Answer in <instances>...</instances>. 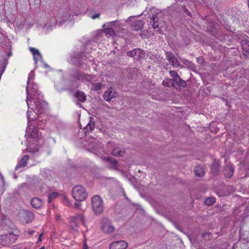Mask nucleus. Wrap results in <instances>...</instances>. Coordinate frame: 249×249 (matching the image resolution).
<instances>
[{
	"label": "nucleus",
	"mask_w": 249,
	"mask_h": 249,
	"mask_svg": "<svg viewBox=\"0 0 249 249\" xmlns=\"http://www.w3.org/2000/svg\"><path fill=\"white\" fill-rule=\"evenodd\" d=\"M100 15L101 13L99 12H95L93 10L89 11V16L93 19L99 18Z\"/></svg>",
	"instance_id": "obj_27"
},
{
	"label": "nucleus",
	"mask_w": 249,
	"mask_h": 249,
	"mask_svg": "<svg viewBox=\"0 0 249 249\" xmlns=\"http://www.w3.org/2000/svg\"><path fill=\"white\" fill-rule=\"evenodd\" d=\"M219 166L220 164L218 161L214 160L211 167L212 173L213 175H217L219 171Z\"/></svg>",
	"instance_id": "obj_22"
},
{
	"label": "nucleus",
	"mask_w": 249,
	"mask_h": 249,
	"mask_svg": "<svg viewBox=\"0 0 249 249\" xmlns=\"http://www.w3.org/2000/svg\"><path fill=\"white\" fill-rule=\"evenodd\" d=\"M102 88V85L100 83H93L91 90L98 91Z\"/></svg>",
	"instance_id": "obj_33"
},
{
	"label": "nucleus",
	"mask_w": 249,
	"mask_h": 249,
	"mask_svg": "<svg viewBox=\"0 0 249 249\" xmlns=\"http://www.w3.org/2000/svg\"><path fill=\"white\" fill-rule=\"evenodd\" d=\"M79 221H81L84 225H85V218L82 214H79L75 217L71 218L70 224L71 230L74 232L77 231V228L79 226Z\"/></svg>",
	"instance_id": "obj_5"
},
{
	"label": "nucleus",
	"mask_w": 249,
	"mask_h": 249,
	"mask_svg": "<svg viewBox=\"0 0 249 249\" xmlns=\"http://www.w3.org/2000/svg\"><path fill=\"white\" fill-rule=\"evenodd\" d=\"M122 29L121 23L118 21L110 22V36H117Z\"/></svg>",
	"instance_id": "obj_7"
},
{
	"label": "nucleus",
	"mask_w": 249,
	"mask_h": 249,
	"mask_svg": "<svg viewBox=\"0 0 249 249\" xmlns=\"http://www.w3.org/2000/svg\"><path fill=\"white\" fill-rule=\"evenodd\" d=\"M234 172V168L232 165H227L224 167L223 174L226 178H231Z\"/></svg>",
	"instance_id": "obj_17"
},
{
	"label": "nucleus",
	"mask_w": 249,
	"mask_h": 249,
	"mask_svg": "<svg viewBox=\"0 0 249 249\" xmlns=\"http://www.w3.org/2000/svg\"><path fill=\"white\" fill-rule=\"evenodd\" d=\"M73 198L77 201H83L88 196V193L85 188L82 185L75 186L71 191Z\"/></svg>",
	"instance_id": "obj_2"
},
{
	"label": "nucleus",
	"mask_w": 249,
	"mask_h": 249,
	"mask_svg": "<svg viewBox=\"0 0 249 249\" xmlns=\"http://www.w3.org/2000/svg\"><path fill=\"white\" fill-rule=\"evenodd\" d=\"M81 206V204L79 202H76L74 203V207L75 208L80 209Z\"/></svg>",
	"instance_id": "obj_44"
},
{
	"label": "nucleus",
	"mask_w": 249,
	"mask_h": 249,
	"mask_svg": "<svg viewBox=\"0 0 249 249\" xmlns=\"http://www.w3.org/2000/svg\"><path fill=\"white\" fill-rule=\"evenodd\" d=\"M169 73L170 75L173 77V79H172V80H175L176 78L179 76L178 74L175 71L171 70L169 71Z\"/></svg>",
	"instance_id": "obj_34"
},
{
	"label": "nucleus",
	"mask_w": 249,
	"mask_h": 249,
	"mask_svg": "<svg viewBox=\"0 0 249 249\" xmlns=\"http://www.w3.org/2000/svg\"><path fill=\"white\" fill-rule=\"evenodd\" d=\"M110 102L112 101L113 102L114 101L112 100L113 98H115L116 97L118 96L117 93L115 91V90L112 88L110 87Z\"/></svg>",
	"instance_id": "obj_30"
},
{
	"label": "nucleus",
	"mask_w": 249,
	"mask_h": 249,
	"mask_svg": "<svg viewBox=\"0 0 249 249\" xmlns=\"http://www.w3.org/2000/svg\"><path fill=\"white\" fill-rule=\"evenodd\" d=\"M105 26H106V24H105L103 25V27H105Z\"/></svg>",
	"instance_id": "obj_59"
},
{
	"label": "nucleus",
	"mask_w": 249,
	"mask_h": 249,
	"mask_svg": "<svg viewBox=\"0 0 249 249\" xmlns=\"http://www.w3.org/2000/svg\"><path fill=\"white\" fill-rule=\"evenodd\" d=\"M194 172L196 176L199 177H203L205 173L204 169L200 165H196L195 166Z\"/></svg>",
	"instance_id": "obj_21"
},
{
	"label": "nucleus",
	"mask_w": 249,
	"mask_h": 249,
	"mask_svg": "<svg viewBox=\"0 0 249 249\" xmlns=\"http://www.w3.org/2000/svg\"><path fill=\"white\" fill-rule=\"evenodd\" d=\"M57 24H58V25H59V26H60V25H61V24L60 23V22H57Z\"/></svg>",
	"instance_id": "obj_55"
},
{
	"label": "nucleus",
	"mask_w": 249,
	"mask_h": 249,
	"mask_svg": "<svg viewBox=\"0 0 249 249\" xmlns=\"http://www.w3.org/2000/svg\"><path fill=\"white\" fill-rule=\"evenodd\" d=\"M72 77L82 82H88L91 83L95 76L93 74H87L84 72L75 71L72 75Z\"/></svg>",
	"instance_id": "obj_4"
},
{
	"label": "nucleus",
	"mask_w": 249,
	"mask_h": 249,
	"mask_svg": "<svg viewBox=\"0 0 249 249\" xmlns=\"http://www.w3.org/2000/svg\"><path fill=\"white\" fill-rule=\"evenodd\" d=\"M29 112H30V110H29V109H28V110L27 111V113H28V120L29 122L31 121L30 115L29 114Z\"/></svg>",
	"instance_id": "obj_52"
},
{
	"label": "nucleus",
	"mask_w": 249,
	"mask_h": 249,
	"mask_svg": "<svg viewBox=\"0 0 249 249\" xmlns=\"http://www.w3.org/2000/svg\"><path fill=\"white\" fill-rule=\"evenodd\" d=\"M35 232V231L32 230H29L28 231V233L30 235H32Z\"/></svg>",
	"instance_id": "obj_45"
},
{
	"label": "nucleus",
	"mask_w": 249,
	"mask_h": 249,
	"mask_svg": "<svg viewBox=\"0 0 249 249\" xmlns=\"http://www.w3.org/2000/svg\"><path fill=\"white\" fill-rule=\"evenodd\" d=\"M58 195V193L57 192H53L50 194L48 199V203H51L54 198L57 197Z\"/></svg>",
	"instance_id": "obj_32"
},
{
	"label": "nucleus",
	"mask_w": 249,
	"mask_h": 249,
	"mask_svg": "<svg viewBox=\"0 0 249 249\" xmlns=\"http://www.w3.org/2000/svg\"><path fill=\"white\" fill-rule=\"evenodd\" d=\"M83 249H88V246L86 243V242L84 244Z\"/></svg>",
	"instance_id": "obj_49"
},
{
	"label": "nucleus",
	"mask_w": 249,
	"mask_h": 249,
	"mask_svg": "<svg viewBox=\"0 0 249 249\" xmlns=\"http://www.w3.org/2000/svg\"><path fill=\"white\" fill-rule=\"evenodd\" d=\"M74 96L77 99L75 102L76 104L81 107L82 105L81 103H84L86 101L87 95L84 92L81 90H77L75 92Z\"/></svg>",
	"instance_id": "obj_11"
},
{
	"label": "nucleus",
	"mask_w": 249,
	"mask_h": 249,
	"mask_svg": "<svg viewBox=\"0 0 249 249\" xmlns=\"http://www.w3.org/2000/svg\"><path fill=\"white\" fill-rule=\"evenodd\" d=\"M18 239V236L13 232L2 235L0 236L1 243L3 245L11 244L14 243Z\"/></svg>",
	"instance_id": "obj_6"
},
{
	"label": "nucleus",
	"mask_w": 249,
	"mask_h": 249,
	"mask_svg": "<svg viewBox=\"0 0 249 249\" xmlns=\"http://www.w3.org/2000/svg\"><path fill=\"white\" fill-rule=\"evenodd\" d=\"M108 90V89L106 90V91L105 92L104 95V98L107 101L109 102V91Z\"/></svg>",
	"instance_id": "obj_39"
},
{
	"label": "nucleus",
	"mask_w": 249,
	"mask_h": 249,
	"mask_svg": "<svg viewBox=\"0 0 249 249\" xmlns=\"http://www.w3.org/2000/svg\"><path fill=\"white\" fill-rule=\"evenodd\" d=\"M42 235H43V233L39 234V237H38V242L41 241Z\"/></svg>",
	"instance_id": "obj_50"
},
{
	"label": "nucleus",
	"mask_w": 249,
	"mask_h": 249,
	"mask_svg": "<svg viewBox=\"0 0 249 249\" xmlns=\"http://www.w3.org/2000/svg\"><path fill=\"white\" fill-rule=\"evenodd\" d=\"M176 83L177 85H179L180 87L184 88L186 86V83L185 81L180 78L178 76L176 79L175 80V84Z\"/></svg>",
	"instance_id": "obj_28"
},
{
	"label": "nucleus",
	"mask_w": 249,
	"mask_h": 249,
	"mask_svg": "<svg viewBox=\"0 0 249 249\" xmlns=\"http://www.w3.org/2000/svg\"><path fill=\"white\" fill-rule=\"evenodd\" d=\"M144 25V22L142 20H139L135 21L132 24V28L134 31H139L142 28Z\"/></svg>",
	"instance_id": "obj_20"
},
{
	"label": "nucleus",
	"mask_w": 249,
	"mask_h": 249,
	"mask_svg": "<svg viewBox=\"0 0 249 249\" xmlns=\"http://www.w3.org/2000/svg\"><path fill=\"white\" fill-rule=\"evenodd\" d=\"M124 153V150L122 148L119 147H114L111 152L112 155L118 157L122 156Z\"/></svg>",
	"instance_id": "obj_24"
},
{
	"label": "nucleus",
	"mask_w": 249,
	"mask_h": 249,
	"mask_svg": "<svg viewBox=\"0 0 249 249\" xmlns=\"http://www.w3.org/2000/svg\"><path fill=\"white\" fill-rule=\"evenodd\" d=\"M162 85L166 87H175V80L172 79H166L162 81Z\"/></svg>",
	"instance_id": "obj_25"
},
{
	"label": "nucleus",
	"mask_w": 249,
	"mask_h": 249,
	"mask_svg": "<svg viewBox=\"0 0 249 249\" xmlns=\"http://www.w3.org/2000/svg\"><path fill=\"white\" fill-rule=\"evenodd\" d=\"M101 229L103 231L108 233L109 232V218L107 217H103L101 220Z\"/></svg>",
	"instance_id": "obj_15"
},
{
	"label": "nucleus",
	"mask_w": 249,
	"mask_h": 249,
	"mask_svg": "<svg viewBox=\"0 0 249 249\" xmlns=\"http://www.w3.org/2000/svg\"><path fill=\"white\" fill-rule=\"evenodd\" d=\"M215 202V198L214 197L211 196L207 198L205 201V204L208 206H211Z\"/></svg>",
	"instance_id": "obj_31"
},
{
	"label": "nucleus",
	"mask_w": 249,
	"mask_h": 249,
	"mask_svg": "<svg viewBox=\"0 0 249 249\" xmlns=\"http://www.w3.org/2000/svg\"><path fill=\"white\" fill-rule=\"evenodd\" d=\"M92 209L95 214H101L104 211V204L101 197L98 195L93 196L91 199Z\"/></svg>",
	"instance_id": "obj_3"
},
{
	"label": "nucleus",
	"mask_w": 249,
	"mask_h": 249,
	"mask_svg": "<svg viewBox=\"0 0 249 249\" xmlns=\"http://www.w3.org/2000/svg\"><path fill=\"white\" fill-rule=\"evenodd\" d=\"M27 98L26 102L28 107V108L33 109L32 107V100L34 98L39 97L40 94L38 92V88L36 84H32V87L30 89L29 85H27L26 87Z\"/></svg>",
	"instance_id": "obj_1"
},
{
	"label": "nucleus",
	"mask_w": 249,
	"mask_h": 249,
	"mask_svg": "<svg viewBox=\"0 0 249 249\" xmlns=\"http://www.w3.org/2000/svg\"><path fill=\"white\" fill-rule=\"evenodd\" d=\"M30 51L32 53L33 55H35V54H38V52L39 51L34 48L30 47L29 48Z\"/></svg>",
	"instance_id": "obj_38"
},
{
	"label": "nucleus",
	"mask_w": 249,
	"mask_h": 249,
	"mask_svg": "<svg viewBox=\"0 0 249 249\" xmlns=\"http://www.w3.org/2000/svg\"><path fill=\"white\" fill-rule=\"evenodd\" d=\"M110 184H111V186L113 187L114 186L116 188V189L121 190L124 192V195L125 196V194L123 189V188H121L119 183L114 178H110Z\"/></svg>",
	"instance_id": "obj_26"
},
{
	"label": "nucleus",
	"mask_w": 249,
	"mask_h": 249,
	"mask_svg": "<svg viewBox=\"0 0 249 249\" xmlns=\"http://www.w3.org/2000/svg\"><path fill=\"white\" fill-rule=\"evenodd\" d=\"M140 36H142V37L144 38V36H146V35H144L143 34H142L141 33H140Z\"/></svg>",
	"instance_id": "obj_53"
},
{
	"label": "nucleus",
	"mask_w": 249,
	"mask_h": 249,
	"mask_svg": "<svg viewBox=\"0 0 249 249\" xmlns=\"http://www.w3.org/2000/svg\"><path fill=\"white\" fill-rule=\"evenodd\" d=\"M114 231V228L110 225V232H112Z\"/></svg>",
	"instance_id": "obj_51"
},
{
	"label": "nucleus",
	"mask_w": 249,
	"mask_h": 249,
	"mask_svg": "<svg viewBox=\"0 0 249 249\" xmlns=\"http://www.w3.org/2000/svg\"><path fill=\"white\" fill-rule=\"evenodd\" d=\"M110 168L114 169H117L118 168V161L113 158H110Z\"/></svg>",
	"instance_id": "obj_29"
},
{
	"label": "nucleus",
	"mask_w": 249,
	"mask_h": 249,
	"mask_svg": "<svg viewBox=\"0 0 249 249\" xmlns=\"http://www.w3.org/2000/svg\"><path fill=\"white\" fill-rule=\"evenodd\" d=\"M207 235H208L209 236L210 235V233L209 232H205V233H203L201 235L202 237H206Z\"/></svg>",
	"instance_id": "obj_47"
},
{
	"label": "nucleus",
	"mask_w": 249,
	"mask_h": 249,
	"mask_svg": "<svg viewBox=\"0 0 249 249\" xmlns=\"http://www.w3.org/2000/svg\"><path fill=\"white\" fill-rule=\"evenodd\" d=\"M45 66L46 67H48V65H47V64H45Z\"/></svg>",
	"instance_id": "obj_56"
},
{
	"label": "nucleus",
	"mask_w": 249,
	"mask_h": 249,
	"mask_svg": "<svg viewBox=\"0 0 249 249\" xmlns=\"http://www.w3.org/2000/svg\"><path fill=\"white\" fill-rule=\"evenodd\" d=\"M127 243L124 240L113 242L110 244V249H125Z\"/></svg>",
	"instance_id": "obj_13"
},
{
	"label": "nucleus",
	"mask_w": 249,
	"mask_h": 249,
	"mask_svg": "<svg viewBox=\"0 0 249 249\" xmlns=\"http://www.w3.org/2000/svg\"><path fill=\"white\" fill-rule=\"evenodd\" d=\"M34 99H35L34 102L35 105L34 107L33 105L31 106L32 107H33V109L32 110L34 111H36V110L37 112L41 113L43 112L44 107L47 105L46 102L40 99L39 97L34 98Z\"/></svg>",
	"instance_id": "obj_9"
},
{
	"label": "nucleus",
	"mask_w": 249,
	"mask_h": 249,
	"mask_svg": "<svg viewBox=\"0 0 249 249\" xmlns=\"http://www.w3.org/2000/svg\"><path fill=\"white\" fill-rule=\"evenodd\" d=\"M29 158V157L28 155H26L23 156L17 165L16 170L25 167L26 165L27 162Z\"/></svg>",
	"instance_id": "obj_18"
},
{
	"label": "nucleus",
	"mask_w": 249,
	"mask_h": 249,
	"mask_svg": "<svg viewBox=\"0 0 249 249\" xmlns=\"http://www.w3.org/2000/svg\"><path fill=\"white\" fill-rule=\"evenodd\" d=\"M92 140H93V141H96V139H93H93H92Z\"/></svg>",
	"instance_id": "obj_60"
},
{
	"label": "nucleus",
	"mask_w": 249,
	"mask_h": 249,
	"mask_svg": "<svg viewBox=\"0 0 249 249\" xmlns=\"http://www.w3.org/2000/svg\"><path fill=\"white\" fill-rule=\"evenodd\" d=\"M156 17H157V15L156 14H154L151 17V19L153 21H155Z\"/></svg>",
	"instance_id": "obj_46"
},
{
	"label": "nucleus",
	"mask_w": 249,
	"mask_h": 249,
	"mask_svg": "<svg viewBox=\"0 0 249 249\" xmlns=\"http://www.w3.org/2000/svg\"><path fill=\"white\" fill-rule=\"evenodd\" d=\"M152 27L154 29H156L158 28L159 24L157 21H153V24H152Z\"/></svg>",
	"instance_id": "obj_43"
},
{
	"label": "nucleus",
	"mask_w": 249,
	"mask_h": 249,
	"mask_svg": "<svg viewBox=\"0 0 249 249\" xmlns=\"http://www.w3.org/2000/svg\"><path fill=\"white\" fill-rule=\"evenodd\" d=\"M185 61H186L187 63H190V62H189L188 60H186Z\"/></svg>",
	"instance_id": "obj_58"
},
{
	"label": "nucleus",
	"mask_w": 249,
	"mask_h": 249,
	"mask_svg": "<svg viewBox=\"0 0 249 249\" xmlns=\"http://www.w3.org/2000/svg\"><path fill=\"white\" fill-rule=\"evenodd\" d=\"M94 119L92 117H89V120L88 124L85 127L84 129L85 130V133L91 132L94 128Z\"/></svg>",
	"instance_id": "obj_19"
},
{
	"label": "nucleus",
	"mask_w": 249,
	"mask_h": 249,
	"mask_svg": "<svg viewBox=\"0 0 249 249\" xmlns=\"http://www.w3.org/2000/svg\"><path fill=\"white\" fill-rule=\"evenodd\" d=\"M91 148L93 150H96L98 149V154L99 156L103 159V160L106 162L109 161V155L107 153L108 150L106 151L103 148L102 146H101V144H96V145H93L91 146Z\"/></svg>",
	"instance_id": "obj_8"
},
{
	"label": "nucleus",
	"mask_w": 249,
	"mask_h": 249,
	"mask_svg": "<svg viewBox=\"0 0 249 249\" xmlns=\"http://www.w3.org/2000/svg\"><path fill=\"white\" fill-rule=\"evenodd\" d=\"M34 57V60L35 61V64H36L37 62V61L39 59H42V57L41 54V53H39V52H38V54H35L33 55Z\"/></svg>",
	"instance_id": "obj_35"
},
{
	"label": "nucleus",
	"mask_w": 249,
	"mask_h": 249,
	"mask_svg": "<svg viewBox=\"0 0 249 249\" xmlns=\"http://www.w3.org/2000/svg\"><path fill=\"white\" fill-rule=\"evenodd\" d=\"M34 77V73L33 71H31L28 75V81H27V85H29L30 80L32 79H33Z\"/></svg>",
	"instance_id": "obj_36"
},
{
	"label": "nucleus",
	"mask_w": 249,
	"mask_h": 249,
	"mask_svg": "<svg viewBox=\"0 0 249 249\" xmlns=\"http://www.w3.org/2000/svg\"><path fill=\"white\" fill-rule=\"evenodd\" d=\"M12 55V51H11V48H10V51H9V52L7 54V56H8V57H10V56H11Z\"/></svg>",
	"instance_id": "obj_48"
},
{
	"label": "nucleus",
	"mask_w": 249,
	"mask_h": 249,
	"mask_svg": "<svg viewBox=\"0 0 249 249\" xmlns=\"http://www.w3.org/2000/svg\"><path fill=\"white\" fill-rule=\"evenodd\" d=\"M28 150L29 152L34 153L38 152V148L37 147H35L34 148H31L30 147L28 148Z\"/></svg>",
	"instance_id": "obj_41"
},
{
	"label": "nucleus",
	"mask_w": 249,
	"mask_h": 249,
	"mask_svg": "<svg viewBox=\"0 0 249 249\" xmlns=\"http://www.w3.org/2000/svg\"><path fill=\"white\" fill-rule=\"evenodd\" d=\"M166 58L168 60L170 64L173 67L177 68L179 66L178 58L171 52H166L165 53Z\"/></svg>",
	"instance_id": "obj_10"
},
{
	"label": "nucleus",
	"mask_w": 249,
	"mask_h": 249,
	"mask_svg": "<svg viewBox=\"0 0 249 249\" xmlns=\"http://www.w3.org/2000/svg\"><path fill=\"white\" fill-rule=\"evenodd\" d=\"M31 204L34 208L38 209L42 205V200L37 197H34L31 200Z\"/></svg>",
	"instance_id": "obj_23"
},
{
	"label": "nucleus",
	"mask_w": 249,
	"mask_h": 249,
	"mask_svg": "<svg viewBox=\"0 0 249 249\" xmlns=\"http://www.w3.org/2000/svg\"><path fill=\"white\" fill-rule=\"evenodd\" d=\"M186 13H187V14L188 16H190V15H191V13H190V12H189L188 11H187Z\"/></svg>",
	"instance_id": "obj_54"
},
{
	"label": "nucleus",
	"mask_w": 249,
	"mask_h": 249,
	"mask_svg": "<svg viewBox=\"0 0 249 249\" xmlns=\"http://www.w3.org/2000/svg\"><path fill=\"white\" fill-rule=\"evenodd\" d=\"M197 62L198 63H199L200 64H202L204 62V58L202 56L200 57H197Z\"/></svg>",
	"instance_id": "obj_42"
},
{
	"label": "nucleus",
	"mask_w": 249,
	"mask_h": 249,
	"mask_svg": "<svg viewBox=\"0 0 249 249\" xmlns=\"http://www.w3.org/2000/svg\"><path fill=\"white\" fill-rule=\"evenodd\" d=\"M127 56L133 57L137 56L139 58H142L144 55V51L140 48L133 49L132 51H129L126 52Z\"/></svg>",
	"instance_id": "obj_12"
},
{
	"label": "nucleus",
	"mask_w": 249,
	"mask_h": 249,
	"mask_svg": "<svg viewBox=\"0 0 249 249\" xmlns=\"http://www.w3.org/2000/svg\"><path fill=\"white\" fill-rule=\"evenodd\" d=\"M45 249V248H44V247H43L41 248H40V249Z\"/></svg>",
	"instance_id": "obj_57"
},
{
	"label": "nucleus",
	"mask_w": 249,
	"mask_h": 249,
	"mask_svg": "<svg viewBox=\"0 0 249 249\" xmlns=\"http://www.w3.org/2000/svg\"><path fill=\"white\" fill-rule=\"evenodd\" d=\"M241 46L243 52L244 58H249V41L247 40H242Z\"/></svg>",
	"instance_id": "obj_14"
},
{
	"label": "nucleus",
	"mask_w": 249,
	"mask_h": 249,
	"mask_svg": "<svg viewBox=\"0 0 249 249\" xmlns=\"http://www.w3.org/2000/svg\"><path fill=\"white\" fill-rule=\"evenodd\" d=\"M40 122V120L38 119L36 121H35V123L36 124V127L37 128H36L35 127L34 128L33 130L32 131L31 135L32 138L35 139H37L40 136V134L38 132V129L42 128L43 127V125H41V124H39Z\"/></svg>",
	"instance_id": "obj_16"
},
{
	"label": "nucleus",
	"mask_w": 249,
	"mask_h": 249,
	"mask_svg": "<svg viewBox=\"0 0 249 249\" xmlns=\"http://www.w3.org/2000/svg\"><path fill=\"white\" fill-rule=\"evenodd\" d=\"M26 215L29 217L31 221H32L34 218V214L31 212H27L26 213Z\"/></svg>",
	"instance_id": "obj_37"
},
{
	"label": "nucleus",
	"mask_w": 249,
	"mask_h": 249,
	"mask_svg": "<svg viewBox=\"0 0 249 249\" xmlns=\"http://www.w3.org/2000/svg\"><path fill=\"white\" fill-rule=\"evenodd\" d=\"M102 33H104L105 35L108 37V35H109V28H106L105 29H102L101 31Z\"/></svg>",
	"instance_id": "obj_40"
}]
</instances>
